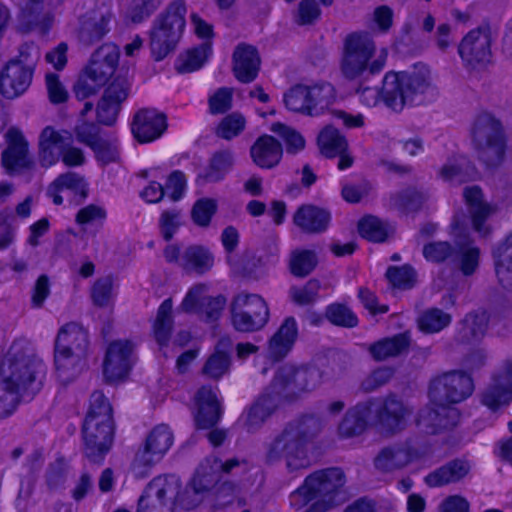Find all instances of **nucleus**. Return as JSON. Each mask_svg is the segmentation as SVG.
<instances>
[{
  "label": "nucleus",
  "instance_id": "44",
  "mask_svg": "<svg viewBox=\"0 0 512 512\" xmlns=\"http://www.w3.org/2000/svg\"><path fill=\"white\" fill-rule=\"evenodd\" d=\"M161 2L162 0H131L125 10V18L131 23H141L158 9Z\"/></svg>",
  "mask_w": 512,
  "mask_h": 512
},
{
  "label": "nucleus",
  "instance_id": "38",
  "mask_svg": "<svg viewBox=\"0 0 512 512\" xmlns=\"http://www.w3.org/2000/svg\"><path fill=\"white\" fill-rule=\"evenodd\" d=\"M495 270L499 281L512 285V232L507 240L494 252Z\"/></svg>",
  "mask_w": 512,
  "mask_h": 512
},
{
  "label": "nucleus",
  "instance_id": "63",
  "mask_svg": "<svg viewBox=\"0 0 512 512\" xmlns=\"http://www.w3.org/2000/svg\"><path fill=\"white\" fill-rule=\"evenodd\" d=\"M46 87L49 100L54 103H63L68 98V92L59 80L56 74L49 73L46 75Z\"/></svg>",
  "mask_w": 512,
  "mask_h": 512
},
{
  "label": "nucleus",
  "instance_id": "23",
  "mask_svg": "<svg viewBox=\"0 0 512 512\" xmlns=\"http://www.w3.org/2000/svg\"><path fill=\"white\" fill-rule=\"evenodd\" d=\"M7 149L2 154L4 168L11 174L20 173L31 164L27 151L28 145L17 129L6 133Z\"/></svg>",
  "mask_w": 512,
  "mask_h": 512
},
{
  "label": "nucleus",
  "instance_id": "31",
  "mask_svg": "<svg viewBox=\"0 0 512 512\" xmlns=\"http://www.w3.org/2000/svg\"><path fill=\"white\" fill-rule=\"evenodd\" d=\"M330 214L322 208L305 205L298 209L294 215V223L302 230L319 232L328 226Z\"/></svg>",
  "mask_w": 512,
  "mask_h": 512
},
{
  "label": "nucleus",
  "instance_id": "59",
  "mask_svg": "<svg viewBox=\"0 0 512 512\" xmlns=\"http://www.w3.org/2000/svg\"><path fill=\"white\" fill-rule=\"evenodd\" d=\"M106 212L96 205H88L77 213L76 222L82 227L96 226L103 223Z\"/></svg>",
  "mask_w": 512,
  "mask_h": 512
},
{
  "label": "nucleus",
  "instance_id": "53",
  "mask_svg": "<svg viewBox=\"0 0 512 512\" xmlns=\"http://www.w3.org/2000/svg\"><path fill=\"white\" fill-rule=\"evenodd\" d=\"M469 175V167L463 157L448 161L441 169V177L450 182L460 183Z\"/></svg>",
  "mask_w": 512,
  "mask_h": 512
},
{
  "label": "nucleus",
  "instance_id": "47",
  "mask_svg": "<svg viewBox=\"0 0 512 512\" xmlns=\"http://www.w3.org/2000/svg\"><path fill=\"white\" fill-rule=\"evenodd\" d=\"M217 209L218 203L215 199L208 197L200 198L191 209V219L199 227H208Z\"/></svg>",
  "mask_w": 512,
  "mask_h": 512
},
{
  "label": "nucleus",
  "instance_id": "14",
  "mask_svg": "<svg viewBox=\"0 0 512 512\" xmlns=\"http://www.w3.org/2000/svg\"><path fill=\"white\" fill-rule=\"evenodd\" d=\"M76 134L79 141L85 143L93 150L97 161L102 165L119 160V143L115 136L100 133L99 129L92 123L78 125Z\"/></svg>",
  "mask_w": 512,
  "mask_h": 512
},
{
  "label": "nucleus",
  "instance_id": "58",
  "mask_svg": "<svg viewBox=\"0 0 512 512\" xmlns=\"http://www.w3.org/2000/svg\"><path fill=\"white\" fill-rule=\"evenodd\" d=\"M320 284L317 280H310L301 287H292L289 295L292 301L299 305H305L312 302L318 294Z\"/></svg>",
  "mask_w": 512,
  "mask_h": 512
},
{
  "label": "nucleus",
  "instance_id": "56",
  "mask_svg": "<svg viewBox=\"0 0 512 512\" xmlns=\"http://www.w3.org/2000/svg\"><path fill=\"white\" fill-rule=\"evenodd\" d=\"M167 196L173 201L182 199L187 190V178L181 171L172 172L166 181L164 188Z\"/></svg>",
  "mask_w": 512,
  "mask_h": 512
},
{
  "label": "nucleus",
  "instance_id": "50",
  "mask_svg": "<svg viewBox=\"0 0 512 512\" xmlns=\"http://www.w3.org/2000/svg\"><path fill=\"white\" fill-rule=\"evenodd\" d=\"M270 129L282 138L288 153H297L304 149L305 139L296 130L289 128L282 123H274Z\"/></svg>",
  "mask_w": 512,
  "mask_h": 512
},
{
  "label": "nucleus",
  "instance_id": "22",
  "mask_svg": "<svg viewBox=\"0 0 512 512\" xmlns=\"http://www.w3.org/2000/svg\"><path fill=\"white\" fill-rule=\"evenodd\" d=\"M128 89L129 82L126 78L116 77L112 80L97 108V116L101 123L110 125L115 122L119 106L128 95Z\"/></svg>",
  "mask_w": 512,
  "mask_h": 512
},
{
  "label": "nucleus",
  "instance_id": "57",
  "mask_svg": "<svg viewBox=\"0 0 512 512\" xmlns=\"http://www.w3.org/2000/svg\"><path fill=\"white\" fill-rule=\"evenodd\" d=\"M326 316L328 320L340 326L353 327L357 324V317L346 306L334 304L328 307Z\"/></svg>",
  "mask_w": 512,
  "mask_h": 512
},
{
  "label": "nucleus",
  "instance_id": "42",
  "mask_svg": "<svg viewBox=\"0 0 512 512\" xmlns=\"http://www.w3.org/2000/svg\"><path fill=\"white\" fill-rule=\"evenodd\" d=\"M214 264V258L210 251L202 246L189 247L183 258V266L197 272H205Z\"/></svg>",
  "mask_w": 512,
  "mask_h": 512
},
{
  "label": "nucleus",
  "instance_id": "62",
  "mask_svg": "<svg viewBox=\"0 0 512 512\" xmlns=\"http://www.w3.org/2000/svg\"><path fill=\"white\" fill-rule=\"evenodd\" d=\"M232 90L220 88L209 97V109L211 113H223L231 107Z\"/></svg>",
  "mask_w": 512,
  "mask_h": 512
},
{
  "label": "nucleus",
  "instance_id": "39",
  "mask_svg": "<svg viewBox=\"0 0 512 512\" xmlns=\"http://www.w3.org/2000/svg\"><path fill=\"white\" fill-rule=\"evenodd\" d=\"M232 166V156L229 152H219L213 155L209 165L199 173L198 177L205 181L221 180Z\"/></svg>",
  "mask_w": 512,
  "mask_h": 512
},
{
  "label": "nucleus",
  "instance_id": "51",
  "mask_svg": "<svg viewBox=\"0 0 512 512\" xmlns=\"http://www.w3.org/2000/svg\"><path fill=\"white\" fill-rule=\"evenodd\" d=\"M246 126V120L239 113H231L224 117L217 126L216 133L224 139H231L240 134Z\"/></svg>",
  "mask_w": 512,
  "mask_h": 512
},
{
  "label": "nucleus",
  "instance_id": "4",
  "mask_svg": "<svg viewBox=\"0 0 512 512\" xmlns=\"http://www.w3.org/2000/svg\"><path fill=\"white\" fill-rule=\"evenodd\" d=\"M472 391V379L466 374L452 372L435 378L429 388L430 403L434 407L420 414L418 426L435 432L438 427L453 425L458 413L448 404L463 401Z\"/></svg>",
  "mask_w": 512,
  "mask_h": 512
},
{
  "label": "nucleus",
  "instance_id": "18",
  "mask_svg": "<svg viewBox=\"0 0 512 512\" xmlns=\"http://www.w3.org/2000/svg\"><path fill=\"white\" fill-rule=\"evenodd\" d=\"M192 411L196 426L206 429L214 426L220 417V402L217 391L212 387L200 388L192 401Z\"/></svg>",
  "mask_w": 512,
  "mask_h": 512
},
{
  "label": "nucleus",
  "instance_id": "30",
  "mask_svg": "<svg viewBox=\"0 0 512 512\" xmlns=\"http://www.w3.org/2000/svg\"><path fill=\"white\" fill-rule=\"evenodd\" d=\"M297 325L294 319L288 318L271 338L269 355L274 359L284 357L293 347L297 339Z\"/></svg>",
  "mask_w": 512,
  "mask_h": 512
},
{
  "label": "nucleus",
  "instance_id": "54",
  "mask_svg": "<svg viewBox=\"0 0 512 512\" xmlns=\"http://www.w3.org/2000/svg\"><path fill=\"white\" fill-rule=\"evenodd\" d=\"M92 299L99 307H108L113 302V282L106 277L95 282L92 288Z\"/></svg>",
  "mask_w": 512,
  "mask_h": 512
},
{
  "label": "nucleus",
  "instance_id": "61",
  "mask_svg": "<svg viewBox=\"0 0 512 512\" xmlns=\"http://www.w3.org/2000/svg\"><path fill=\"white\" fill-rule=\"evenodd\" d=\"M110 17L103 14L89 17L82 22V31L88 33L92 38H100L109 31L108 24Z\"/></svg>",
  "mask_w": 512,
  "mask_h": 512
},
{
  "label": "nucleus",
  "instance_id": "33",
  "mask_svg": "<svg viewBox=\"0 0 512 512\" xmlns=\"http://www.w3.org/2000/svg\"><path fill=\"white\" fill-rule=\"evenodd\" d=\"M212 53L211 43L205 42L182 52L176 60L175 67L181 73L197 71L210 60Z\"/></svg>",
  "mask_w": 512,
  "mask_h": 512
},
{
  "label": "nucleus",
  "instance_id": "34",
  "mask_svg": "<svg viewBox=\"0 0 512 512\" xmlns=\"http://www.w3.org/2000/svg\"><path fill=\"white\" fill-rule=\"evenodd\" d=\"M418 452L410 447H396L384 449L376 458V466L381 470L402 468L409 463L421 459Z\"/></svg>",
  "mask_w": 512,
  "mask_h": 512
},
{
  "label": "nucleus",
  "instance_id": "19",
  "mask_svg": "<svg viewBox=\"0 0 512 512\" xmlns=\"http://www.w3.org/2000/svg\"><path fill=\"white\" fill-rule=\"evenodd\" d=\"M32 80V70L22 61L8 62L0 74V91L6 98L24 93Z\"/></svg>",
  "mask_w": 512,
  "mask_h": 512
},
{
  "label": "nucleus",
  "instance_id": "26",
  "mask_svg": "<svg viewBox=\"0 0 512 512\" xmlns=\"http://www.w3.org/2000/svg\"><path fill=\"white\" fill-rule=\"evenodd\" d=\"M317 145L322 155L328 158L339 156L338 168L344 170L352 165L351 156L346 153L347 143L337 129L327 126L317 138Z\"/></svg>",
  "mask_w": 512,
  "mask_h": 512
},
{
  "label": "nucleus",
  "instance_id": "28",
  "mask_svg": "<svg viewBox=\"0 0 512 512\" xmlns=\"http://www.w3.org/2000/svg\"><path fill=\"white\" fill-rule=\"evenodd\" d=\"M512 402V365L504 368L494 379L483 396V403L491 410H497Z\"/></svg>",
  "mask_w": 512,
  "mask_h": 512
},
{
  "label": "nucleus",
  "instance_id": "29",
  "mask_svg": "<svg viewBox=\"0 0 512 512\" xmlns=\"http://www.w3.org/2000/svg\"><path fill=\"white\" fill-rule=\"evenodd\" d=\"M253 162L265 169L278 165L282 158V148L272 136L264 135L257 139L251 147Z\"/></svg>",
  "mask_w": 512,
  "mask_h": 512
},
{
  "label": "nucleus",
  "instance_id": "55",
  "mask_svg": "<svg viewBox=\"0 0 512 512\" xmlns=\"http://www.w3.org/2000/svg\"><path fill=\"white\" fill-rule=\"evenodd\" d=\"M386 277L394 288H410L415 280L414 271L409 266L390 267L387 270Z\"/></svg>",
  "mask_w": 512,
  "mask_h": 512
},
{
  "label": "nucleus",
  "instance_id": "60",
  "mask_svg": "<svg viewBox=\"0 0 512 512\" xmlns=\"http://www.w3.org/2000/svg\"><path fill=\"white\" fill-rule=\"evenodd\" d=\"M321 11L314 0L300 1L295 12V21L299 24H311L320 17Z\"/></svg>",
  "mask_w": 512,
  "mask_h": 512
},
{
  "label": "nucleus",
  "instance_id": "1",
  "mask_svg": "<svg viewBox=\"0 0 512 512\" xmlns=\"http://www.w3.org/2000/svg\"><path fill=\"white\" fill-rule=\"evenodd\" d=\"M239 466L236 460L222 463L216 458L202 462L184 493H179L180 481L175 475L153 479L144 490L138 502L137 512H172L179 503L186 510L197 507L205 498L208 489L218 479L220 473L229 472Z\"/></svg>",
  "mask_w": 512,
  "mask_h": 512
},
{
  "label": "nucleus",
  "instance_id": "41",
  "mask_svg": "<svg viewBox=\"0 0 512 512\" xmlns=\"http://www.w3.org/2000/svg\"><path fill=\"white\" fill-rule=\"evenodd\" d=\"M311 99V115H317L328 109L336 101L334 87L329 83H323L309 87Z\"/></svg>",
  "mask_w": 512,
  "mask_h": 512
},
{
  "label": "nucleus",
  "instance_id": "15",
  "mask_svg": "<svg viewBox=\"0 0 512 512\" xmlns=\"http://www.w3.org/2000/svg\"><path fill=\"white\" fill-rule=\"evenodd\" d=\"M174 441L173 433L167 425L154 427L148 434L145 445L134 461L133 471L136 475L142 474L141 466L148 467L158 462L171 448Z\"/></svg>",
  "mask_w": 512,
  "mask_h": 512
},
{
  "label": "nucleus",
  "instance_id": "3",
  "mask_svg": "<svg viewBox=\"0 0 512 512\" xmlns=\"http://www.w3.org/2000/svg\"><path fill=\"white\" fill-rule=\"evenodd\" d=\"M433 92L431 72L425 65L416 66L411 72H387L381 92L375 87L357 90L363 105L375 107L383 102L394 111H401L408 104L421 103Z\"/></svg>",
  "mask_w": 512,
  "mask_h": 512
},
{
  "label": "nucleus",
  "instance_id": "48",
  "mask_svg": "<svg viewBox=\"0 0 512 512\" xmlns=\"http://www.w3.org/2000/svg\"><path fill=\"white\" fill-rule=\"evenodd\" d=\"M317 259L315 254L309 250H295L291 253L289 268L293 275L304 277L308 275L316 266Z\"/></svg>",
  "mask_w": 512,
  "mask_h": 512
},
{
  "label": "nucleus",
  "instance_id": "17",
  "mask_svg": "<svg viewBox=\"0 0 512 512\" xmlns=\"http://www.w3.org/2000/svg\"><path fill=\"white\" fill-rule=\"evenodd\" d=\"M166 127L165 115L156 109L139 110L131 122V132L140 143H148L158 139L164 133Z\"/></svg>",
  "mask_w": 512,
  "mask_h": 512
},
{
  "label": "nucleus",
  "instance_id": "45",
  "mask_svg": "<svg viewBox=\"0 0 512 512\" xmlns=\"http://www.w3.org/2000/svg\"><path fill=\"white\" fill-rule=\"evenodd\" d=\"M409 339L406 335H400L377 342L371 347V353L378 360L400 354L408 346Z\"/></svg>",
  "mask_w": 512,
  "mask_h": 512
},
{
  "label": "nucleus",
  "instance_id": "37",
  "mask_svg": "<svg viewBox=\"0 0 512 512\" xmlns=\"http://www.w3.org/2000/svg\"><path fill=\"white\" fill-rule=\"evenodd\" d=\"M469 467L465 462L456 461L430 473L425 478L429 487H439L463 478L468 473Z\"/></svg>",
  "mask_w": 512,
  "mask_h": 512
},
{
  "label": "nucleus",
  "instance_id": "46",
  "mask_svg": "<svg viewBox=\"0 0 512 512\" xmlns=\"http://www.w3.org/2000/svg\"><path fill=\"white\" fill-rule=\"evenodd\" d=\"M172 301L165 300L159 307L155 321L153 323V333L159 344H164L172 326Z\"/></svg>",
  "mask_w": 512,
  "mask_h": 512
},
{
  "label": "nucleus",
  "instance_id": "11",
  "mask_svg": "<svg viewBox=\"0 0 512 512\" xmlns=\"http://www.w3.org/2000/svg\"><path fill=\"white\" fill-rule=\"evenodd\" d=\"M119 61V49L113 43H105L92 55L89 64L80 75L75 86L78 99L93 95L114 75Z\"/></svg>",
  "mask_w": 512,
  "mask_h": 512
},
{
  "label": "nucleus",
  "instance_id": "25",
  "mask_svg": "<svg viewBox=\"0 0 512 512\" xmlns=\"http://www.w3.org/2000/svg\"><path fill=\"white\" fill-rule=\"evenodd\" d=\"M70 139L69 132L57 130L52 126L45 127L39 136V161L44 167H50L59 160L65 143Z\"/></svg>",
  "mask_w": 512,
  "mask_h": 512
},
{
  "label": "nucleus",
  "instance_id": "36",
  "mask_svg": "<svg viewBox=\"0 0 512 512\" xmlns=\"http://www.w3.org/2000/svg\"><path fill=\"white\" fill-rule=\"evenodd\" d=\"M464 198L471 213L474 229L484 232L482 223L491 214L492 208L483 202L481 190L477 187L466 188Z\"/></svg>",
  "mask_w": 512,
  "mask_h": 512
},
{
  "label": "nucleus",
  "instance_id": "49",
  "mask_svg": "<svg viewBox=\"0 0 512 512\" xmlns=\"http://www.w3.org/2000/svg\"><path fill=\"white\" fill-rule=\"evenodd\" d=\"M450 321V315L438 309H431L419 318L418 325L423 332L436 333L446 327Z\"/></svg>",
  "mask_w": 512,
  "mask_h": 512
},
{
  "label": "nucleus",
  "instance_id": "40",
  "mask_svg": "<svg viewBox=\"0 0 512 512\" xmlns=\"http://www.w3.org/2000/svg\"><path fill=\"white\" fill-rule=\"evenodd\" d=\"M284 104L287 109L311 115V99L309 87L295 85L284 94Z\"/></svg>",
  "mask_w": 512,
  "mask_h": 512
},
{
  "label": "nucleus",
  "instance_id": "27",
  "mask_svg": "<svg viewBox=\"0 0 512 512\" xmlns=\"http://www.w3.org/2000/svg\"><path fill=\"white\" fill-rule=\"evenodd\" d=\"M260 68L257 50L250 45L240 44L233 54V72L237 80L243 83L253 81Z\"/></svg>",
  "mask_w": 512,
  "mask_h": 512
},
{
  "label": "nucleus",
  "instance_id": "43",
  "mask_svg": "<svg viewBox=\"0 0 512 512\" xmlns=\"http://www.w3.org/2000/svg\"><path fill=\"white\" fill-rule=\"evenodd\" d=\"M358 230L363 238L373 242L384 241L390 229L388 225L374 216H365L358 223Z\"/></svg>",
  "mask_w": 512,
  "mask_h": 512
},
{
  "label": "nucleus",
  "instance_id": "20",
  "mask_svg": "<svg viewBox=\"0 0 512 512\" xmlns=\"http://www.w3.org/2000/svg\"><path fill=\"white\" fill-rule=\"evenodd\" d=\"M87 194V183L83 177L75 173H65L57 177L48 187L47 195L55 205H60L66 199L75 202Z\"/></svg>",
  "mask_w": 512,
  "mask_h": 512
},
{
  "label": "nucleus",
  "instance_id": "7",
  "mask_svg": "<svg viewBox=\"0 0 512 512\" xmlns=\"http://www.w3.org/2000/svg\"><path fill=\"white\" fill-rule=\"evenodd\" d=\"M406 414V409L395 398L376 400L350 410L340 424L339 433L342 437H351L372 425L394 432L406 425Z\"/></svg>",
  "mask_w": 512,
  "mask_h": 512
},
{
  "label": "nucleus",
  "instance_id": "6",
  "mask_svg": "<svg viewBox=\"0 0 512 512\" xmlns=\"http://www.w3.org/2000/svg\"><path fill=\"white\" fill-rule=\"evenodd\" d=\"M344 482V475L338 468L317 471L291 494V505L297 510L307 507L305 512H325L344 501Z\"/></svg>",
  "mask_w": 512,
  "mask_h": 512
},
{
  "label": "nucleus",
  "instance_id": "21",
  "mask_svg": "<svg viewBox=\"0 0 512 512\" xmlns=\"http://www.w3.org/2000/svg\"><path fill=\"white\" fill-rule=\"evenodd\" d=\"M491 36L487 29L471 31L459 46L461 58L469 65L485 64L491 58Z\"/></svg>",
  "mask_w": 512,
  "mask_h": 512
},
{
  "label": "nucleus",
  "instance_id": "24",
  "mask_svg": "<svg viewBox=\"0 0 512 512\" xmlns=\"http://www.w3.org/2000/svg\"><path fill=\"white\" fill-rule=\"evenodd\" d=\"M224 305V297L211 298L208 296L206 285H196L185 296L181 309L185 312H205L207 317L212 319L219 314Z\"/></svg>",
  "mask_w": 512,
  "mask_h": 512
},
{
  "label": "nucleus",
  "instance_id": "13",
  "mask_svg": "<svg viewBox=\"0 0 512 512\" xmlns=\"http://www.w3.org/2000/svg\"><path fill=\"white\" fill-rule=\"evenodd\" d=\"M134 346L128 340H117L109 344L103 362L104 379L116 384L124 381L134 364Z\"/></svg>",
  "mask_w": 512,
  "mask_h": 512
},
{
  "label": "nucleus",
  "instance_id": "35",
  "mask_svg": "<svg viewBox=\"0 0 512 512\" xmlns=\"http://www.w3.org/2000/svg\"><path fill=\"white\" fill-rule=\"evenodd\" d=\"M320 374L315 369H295L293 366H285L276 377V382L290 384L294 382L301 389H313L318 383Z\"/></svg>",
  "mask_w": 512,
  "mask_h": 512
},
{
  "label": "nucleus",
  "instance_id": "10",
  "mask_svg": "<svg viewBox=\"0 0 512 512\" xmlns=\"http://www.w3.org/2000/svg\"><path fill=\"white\" fill-rule=\"evenodd\" d=\"M186 4L175 0L154 21L150 31V48L155 60L164 59L180 41L186 26Z\"/></svg>",
  "mask_w": 512,
  "mask_h": 512
},
{
  "label": "nucleus",
  "instance_id": "9",
  "mask_svg": "<svg viewBox=\"0 0 512 512\" xmlns=\"http://www.w3.org/2000/svg\"><path fill=\"white\" fill-rule=\"evenodd\" d=\"M87 344V332L79 324L68 323L60 329L55 343V367L61 384L73 381L86 367L83 355Z\"/></svg>",
  "mask_w": 512,
  "mask_h": 512
},
{
  "label": "nucleus",
  "instance_id": "32",
  "mask_svg": "<svg viewBox=\"0 0 512 512\" xmlns=\"http://www.w3.org/2000/svg\"><path fill=\"white\" fill-rule=\"evenodd\" d=\"M230 351L231 341L229 339L220 340L214 352L207 359L203 373L213 379L224 376L230 368Z\"/></svg>",
  "mask_w": 512,
  "mask_h": 512
},
{
  "label": "nucleus",
  "instance_id": "16",
  "mask_svg": "<svg viewBox=\"0 0 512 512\" xmlns=\"http://www.w3.org/2000/svg\"><path fill=\"white\" fill-rule=\"evenodd\" d=\"M282 452L285 454L287 465L290 469L304 468L310 464L307 456L306 442L298 431H285L274 442L269 451V458L274 459Z\"/></svg>",
  "mask_w": 512,
  "mask_h": 512
},
{
  "label": "nucleus",
  "instance_id": "12",
  "mask_svg": "<svg viewBox=\"0 0 512 512\" xmlns=\"http://www.w3.org/2000/svg\"><path fill=\"white\" fill-rule=\"evenodd\" d=\"M269 319L266 301L257 294L240 293L231 304V322L234 328L242 332L261 329Z\"/></svg>",
  "mask_w": 512,
  "mask_h": 512
},
{
  "label": "nucleus",
  "instance_id": "2",
  "mask_svg": "<svg viewBox=\"0 0 512 512\" xmlns=\"http://www.w3.org/2000/svg\"><path fill=\"white\" fill-rule=\"evenodd\" d=\"M45 376L42 360L29 354L23 343H14L0 361V417L10 415L21 399L39 392Z\"/></svg>",
  "mask_w": 512,
  "mask_h": 512
},
{
  "label": "nucleus",
  "instance_id": "8",
  "mask_svg": "<svg viewBox=\"0 0 512 512\" xmlns=\"http://www.w3.org/2000/svg\"><path fill=\"white\" fill-rule=\"evenodd\" d=\"M112 408L102 392L90 396L89 408L83 424L85 451L92 461H100L113 442Z\"/></svg>",
  "mask_w": 512,
  "mask_h": 512
},
{
  "label": "nucleus",
  "instance_id": "5",
  "mask_svg": "<svg viewBox=\"0 0 512 512\" xmlns=\"http://www.w3.org/2000/svg\"><path fill=\"white\" fill-rule=\"evenodd\" d=\"M388 50L378 48L366 32H353L343 41L340 71L349 80L367 79L386 66Z\"/></svg>",
  "mask_w": 512,
  "mask_h": 512
},
{
  "label": "nucleus",
  "instance_id": "64",
  "mask_svg": "<svg viewBox=\"0 0 512 512\" xmlns=\"http://www.w3.org/2000/svg\"><path fill=\"white\" fill-rule=\"evenodd\" d=\"M181 213L179 211H165L160 218V227L166 239L172 238L181 225Z\"/></svg>",
  "mask_w": 512,
  "mask_h": 512
},
{
  "label": "nucleus",
  "instance_id": "52",
  "mask_svg": "<svg viewBox=\"0 0 512 512\" xmlns=\"http://www.w3.org/2000/svg\"><path fill=\"white\" fill-rule=\"evenodd\" d=\"M270 413V402L267 399H261L242 415L241 420L245 423L248 431H252L258 427Z\"/></svg>",
  "mask_w": 512,
  "mask_h": 512
}]
</instances>
